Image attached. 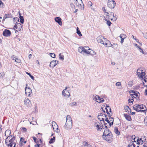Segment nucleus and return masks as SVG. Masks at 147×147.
Segmentation results:
<instances>
[{
	"mask_svg": "<svg viewBox=\"0 0 147 147\" xmlns=\"http://www.w3.org/2000/svg\"><path fill=\"white\" fill-rule=\"evenodd\" d=\"M133 108L134 110L137 112H144L146 110V107L142 104L135 105H134Z\"/></svg>",
	"mask_w": 147,
	"mask_h": 147,
	"instance_id": "obj_1",
	"label": "nucleus"
},
{
	"mask_svg": "<svg viewBox=\"0 0 147 147\" xmlns=\"http://www.w3.org/2000/svg\"><path fill=\"white\" fill-rule=\"evenodd\" d=\"M132 138H134L133 140H134V142L136 144L137 147H143L142 144L143 143L144 141H143L140 138H138L136 140V142L135 140L136 137L135 136H132Z\"/></svg>",
	"mask_w": 147,
	"mask_h": 147,
	"instance_id": "obj_2",
	"label": "nucleus"
},
{
	"mask_svg": "<svg viewBox=\"0 0 147 147\" xmlns=\"http://www.w3.org/2000/svg\"><path fill=\"white\" fill-rule=\"evenodd\" d=\"M116 5V3L114 0H108L107 3V6L111 9H113Z\"/></svg>",
	"mask_w": 147,
	"mask_h": 147,
	"instance_id": "obj_3",
	"label": "nucleus"
},
{
	"mask_svg": "<svg viewBox=\"0 0 147 147\" xmlns=\"http://www.w3.org/2000/svg\"><path fill=\"white\" fill-rule=\"evenodd\" d=\"M15 139V137L14 136H13V137L9 140L8 142H9V143L7 144V145L9 146H10V147H15L16 143L15 142H14Z\"/></svg>",
	"mask_w": 147,
	"mask_h": 147,
	"instance_id": "obj_4",
	"label": "nucleus"
},
{
	"mask_svg": "<svg viewBox=\"0 0 147 147\" xmlns=\"http://www.w3.org/2000/svg\"><path fill=\"white\" fill-rule=\"evenodd\" d=\"M108 134L105 136L102 137V138L106 141H109L113 139V136L111 132L109 133Z\"/></svg>",
	"mask_w": 147,
	"mask_h": 147,
	"instance_id": "obj_5",
	"label": "nucleus"
},
{
	"mask_svg": "<svg viewBox=\"0 0 147 147\" xmlns=\"http://www.w3.org/2000/svg\"><path fill=\"white\" fill-rule=\"evenodd\" d=\"M65 126L66 128V129L67 130H70L72 126V122L71 121H66Z\"/></svg>",
	"mask_w": 147,
	"mask_h": 147,
	"instance_id": "obj_6",
	"label": "nucleus"
},
{
	"mask_svg": "<svg viewBox=\"0 0 147 147\" xmlns=\"http://www.w3.org/2000/svg\"><path fill=\"white\" fill-rule=\"evenodd\" d=\"M25 94L29 97H30L31 94L32 93L31 89L29 87H26L25 88Z\"/></svg>",
	"mask_w": 147,
	"mask_h": 147,
	"instance_id": "obj_7",
	"label": "nucleus"
},
{
	"mask_svg": "<svg viewBox=\"0 0 147 147\" xmlns=\"http://www.w3.org/2000/svg\"><path fill=\"white\" fill-rule=\"evenodd\" d=\"M69 87H65V89L63 90L62 92V94L63 96L66 97V98H68L70 96V94L69 93V94H67L65 93L66 91V90L68 88H69Z\"/></svg>",
	"mask_w": 147,
	"mask_h": 147,
	"instance_id": "obj_8",
	"label": "nucleus"
},
{
	"mask_svg": "<svg viewBox=\"0 0 147 147\" xmlns=\"http://www.w3.org/2000/svg\"><path fill=\"white\" fill-rule=\"evenodd\" d=\"M11 34V31L7 29H5L3 32V35L6 37L9 36Z\"/></svg>",
	"mask_w": 147,
	"mask_h": 147,
	"instance_id": "obj_9",
	"label": "nucleus"
},
{
	"mask_svg": "<svg viewBox=\"0 0 147 147\" xmlns=\"http://www.w3.org/2000/svg\"><path fill=\"white\" fill-rule=\"evenodd\" d=\"M22 25L20 23H16V24L14 26V28H15L16 30V31H20L21 30L22 28Z\"/></svg>",
	"mask_w": 147,
	"mask_h": 147,
	"instance_id": "obj_10",
	"label": "nucleus"
},
{
	"mask_svg": "<svg viewBox=\"0 0 147 147\" xmlns=\"http://www.w3.org/2000/svg\"><path fill=\"white\" fill-rule=\"evenodd\" d=\"M24 104L28 107H30L31 105L30 100L27 98H26L24 100Z\"/></svg>",
	"mask_w": 147,
	"mask_h": 147,
	"instance_id": "obj_11",
	"label": "nucleus"
},
{
	"mask_svg": "<svg viewBox=\"0 0 147 147\" xmlns=\"http://www.w3.org/2000/svg\"><path fill=\"white\" fill-rule=\"evenodd\" d=\"M59 62V61L57 60L53 61L50 62V66L53 68L58 64Z\"/></svg>",
	"mask_w": 147,
	"mask_h": 147,
	"instance_id": "obj_12",
	"label": "nucleus"
},
{
	"mask_svg": "<svg viewBox=\"0 0 147 147\" xmlns=\"http://www.w3.org/2000/svg\"><path fill=\"white\" fill-rule=\"evenodd\" d=\"M90 49L88 47H83V53L86 54H88L89 53V51Z\"/></svg>",
	"mask_w": 147,
	"mask_h": 147,
	"instance_id": "obj_13",
	"label": "nucleus"
},
{
	"mask_svg": "<svg viewBox=\"0 0 147 147\" xmlns=\"http://www.w3.org/2000/svg\"><path fill=\"white\" fill-rule=\"evenodd\" d=\"M55 21L57 22L59 25L61 26L62 24L61 19L59 17H56L55 18Z\"/></svg>",
	"mask_w": 147,
	"mask_h": 147,
	"instance_id": "obj_14",
	"label": "nucleus"
},
{
	"mask_svg": "<svg viewBox=\"0 0 147 147\" xmlns=\"http://www.w3.org/2000/svg\"><path fill=\"white\" fill-rule=\"evenodd\" d=\"M104 40H105V46L107 47H109L111 46L112 44L111 43L110 41L106 39H104Z\"/></svg>",
	"mask_w": 147,
	"mask_h": 147,
	"instance_id": "obj_15",
	"label": "nucleus"
},
{
	"mask_svg": "<svg viewBox=\"0 0 147 147\" xmlns=\"http://www.w3.org/2000/svg\"><path fill=\"white\" fill-rule=\"evenodd\" d=\"M111 132V131L107 128H106L104 131L102 137L103 136H105L107 135L109 133Z\"/></svg>",
	"mask_w": 147,
	"mask_h": 147,
	"instance_id": "obj_16",
	"label": "nucleus"
},
{
	"mask_svg": "<svg viewBox=\"0 0 147 147\" xmlns=\"http://www.w3.org/2000/svg\"><path fill=\"white\" fill-rule=\"evenodd\" d=\"M73 3H74L77 6H79V5H81V4L79 2L80 1H82V0H72Z\"/></svg>",
	"mask_w": 147,
	"mask_h": 147,
	"instance_id": "obj_17",
	"label": "nucleus"
},
{
	"mask_svg": "<svg viewBox=\"0 0 147 147\" xmlns=\"http://www.w3.org/2000/svg\"><path fill=\"white\" fill-rule=\"evenodd\" d=\"M124 116L127 120L131 121V117L127 114H124Z\"/></svg>",
	"mask_w": 147,
	"mask_h": 147,
	"instance_id": "obj_18",
	"label": "nucleus"
},
{
	"mask_svg": "<svg viewBox=\"0 0 147 147\" xmlns=\"http://www.w3.org/2000/svg\"><path fill=\"white\" fill-rule=\"evenodd\" d=\"M83 144L84 146V147H92L91 145L88 144V143L86 141L83 142Z\"/></svg>",
	"mask_w": 147,
	"mask_h": 147,
	"instance_id": "obj_19",
	"label": "nucleus"
},
{
	"mask_svg": "<svg viewBox=\"0 0 147 147\" xmlns=\"http://www.w3.org/2000/svg\"><path fill=\"white\" fill-rule=\"evenodd\" d=\"M136 144L134 142V140H132L131 142H130L129 143V147H137L136 146Z\"/></svg>",
	"mask_w": 147,
	"mask_h": 147,
	"instance_id": "obj_20",
	"label": "nucleus"
},
{
	"mask_svg": "<svg viewBox=\"0 0 147 147\" xmlns=\"http://www.w3.org/2000/svg\"><path fill=\"white\" fill-rule=\"evenodd\" d=\"M101 98L99 96L96 95V96L94 97L93 100H95L97 102L99 103V101H100V100L101 99Z\"/></svg>",
	"mask_w": 147,
	"mask_h": 147,
	"instance_id": "obj_21",
	"label": "nucleus"
},
{
	"mask_svg": "<svg viewBox=\"0 0 147 147\" xmlns=\"http://www.w3.org/2000/svg\"><path fill=\"white\" fill-rule=\"evenodd\" d=\"M113 16V18H112V17H111L110 16H109V19H110L111 20L115 21L116 20L117 18L116 17V16L115 15V16L114 15V14H113V16Z\"/></svg>",
	"mask_w": 147,
	"mask_h": 147,
	"instance_id": "obj_22",
	"label": "nucleus"
},
{
	"mask_svg": "<svg viewBox=\"0 0 147 147\" xmlns=\"http://www.w3.org/2000/svg\"><path fill=\"white\" fill-rule=\"evenodd\" d=\"M129 92L131 93V95L132 96L134 95L136 97H138V94L136 92H135L133 90L130 91Z\"/></svg>",
	"mask_w": 147,
	"mask_h": 147,
	"instance_id": "obj_23",
	"label": "nucleus"
},
{
	"mask_svg": "<svg viewBox=\"0 0 147 147\" xmlns=\"http://www.w3.org/2000/svg\"><path fill=\"white\" fill-rule=\"evenodd\" d=\"M100 122L101 124L99 125L98 124L96 125V127H97L98 128L97 130H99L100 129V127H102V128H101V129H102V128H104L103 127V125H101V124H102V122L101 121H100Z\"/></svg>",
	"mask_w": 147,
	"mask_h": 147,
	"instance_id": "obj_24",
	"label": "nucleus"
},
{
	"mask_svg": "<svg viewBox=\"0 0 147 147\" xmlns=\"http://www.w3.org/2000/svg\"><path fill=\"white\" fill-rule=\"evenodd\" d=\"M114 131L115 133L118 135H119L120 134V132L118 130V129L117 127H115L114 129Z\"/></svg>",
	"mask_w": 147,
	"mask_h": 147,
	"instance_id": "obj_25",
	"label": "nucleus"
},
{
	"mask_svg": "<svg viewBox=\"0 0 147 147\" xmlns=\"http://www.w3.org/2000/svg\"><path fill=\"white\" fill-rule=\"evenodd\" d=\"M12 15L11 13L9 14H5L4 16V18L6 19L7 18H12Z\"/></svg>",
	"mask_w": 147,
	"mask_h": 147,
	"instance_id": "obj_26",
	"label": "nucleus"
},
{
	"mask_svg": "<svg viewBox=\"0 0 147 147\" xmlns=\"http://www.w3.org/2000/svg\"><path fill=\"white\" fill-rule=\"evenodd\" d=\"M11 133V131L10 130H7L5 133V136H7L9 135Z\"/></svg>",
	"mask_w": 147,
	"mask_h": 147,
	"instance_id": "obj_27",
	"label": "nucleus"
},
{
	"mask_svg": "<svg viewBox=\"0 0 147 147\" xmlns=\"http://www.w3.org/2000/svg\"><path fill=\"white\" fill-rule=\"evenodd\" d=\"M113 12H107V16L108 17V18L109 17V16L111 17V16H113Z\"/></svg>",
	"mask_w": 147,
	"mask_h": 147,
	"instance_id": "obj_28",
	"label": "nucleus"
},
{
	"mask_svg": "<svg viewBox=\"0 0 147 147\" xmlns=\"http://www.w3.org/2000/svg\"><path fill=\"white\" fill-rule=\"evenodd\" d=\"M145 75V72L143 71V70L142 71L141 73L140 74V75H139L138 76L139 78H141L142 79H143V76H144Z\"/></svg>",
	"mask_w": 147,
	"mask_h": 147,
	"instance_id": "obj_29",
	"label": "nucleus"
},
{
	"mask_svg": "<svg viewBox=\"0 0 147 147\" xmlns=\"http://www.w3.org/2000/svg\"><path fill=\"white\" fill-rule=\"evenodd\" d=\"M55 141V137H53V138H51L49 142V143L50 144H51L52 143H53Z\"/></svg>",
	"mask_w": 147,
	"mask_h": 147,
	"instance_id": "obj_30",
	"label": "nucleus"
},
{
	"mask_svg": "<svg viewBox=\"0 0 147 147\" xmlns=\"http://www.w3.org/2000/svg\"><path fill=\"white\" fill-rule=\"evenodd\" d=\"M19 18H20V22L22 24H23L24 22V19L23 17L22 16H21L20 15Z\"/></svg>",
	"mask_w": 147,
	"mask_h": 147,
	"instance_id": "obj_31",
	"label": "nucleus"
},
{
	"mask_svg": "<svg viewBox=\"0 0 147 147\" xmlns=\"http://www.w3.org/2000/svg\"><path fill=\"white\" fill-rule=\"evenodd\" d=\"M77 33L80 36H82L81 32L78 27L77 28Z\"/></svg>",
	"mask_w": 147,
	"mask_h": 147,
	"instance_id": "obj_32",
	"label": "nucleus"
},
{
	"mask_svg": "<svg viewBox=\"0 0 147 147\" xmlns=\"http://www.w3.org/2000/svg\"><path fill=\"white\" fill-rule=\"evenodd\" d=\"M59 59L62 61H63L64 59V56L63 55H61V53H60L59 55Z\"/></svg>",
	"mask_w": 147,
	"mask_h": 147,
	"instance_id": "obj_33",
	"label": "nucleus"
},
{
	"mask_svg": "<svg viewBox=\"0 0 147 147\" xmlns=\"http://www.w3.org/2000/svg\"><path fill=\"white\" fill-rule=\"evenodd\" d=\"M104 20L107 22V24L109 26H111L112 23L110 21L106 19H105Z\"/></svg>",
	"mask_w": 147,
	"mask_h": 147,
	"instance_id": "obj_34",
	"label": "nucleus"
},
{
	"mask_svg": "<svg viewBox=\"0 0 147 147\" xmlns=\"http://www.w3.org/2000/svg\"><path fill=\"white\" fill-rule=\"evenodd\" d=\"M71 121V119L69 115H67L66 117V121Z\"/></svg>",
	"mask_w": 147,
	"mask_h": 147,
	"instance_id": "obj_35",
	"label": "nucleus"
},
{
	"mask_svg": "<svg viewBox=\"0 0 147 147\" xmlns=\"http://www.w3.org/2000/svg\"><path fill=\"white\" fill-rule=\"evenodd\" d=\"M124 109L125 110V111L126 112L128 111V112H129V110H130V111L131 110V109L130 108H129V107L127 106H126L125 107Z\"/></svg>",
	"mask_w": 147,
	"mask_h": 147,
	"instance_id": "obj_36",
	"label": "nucleus"
},
{
	"mask_svg": "<svg viewBox=\"0 0 147 147\" xmlns=\"http://www.w3.org/2000/svg\"><path fill=\"white\" fill-rule=\"evenodd\" d=\"M89 53H88V54L90 55H95L96 54L95 52L91 49L89 50Z\"/></svg>",
	"mask_w": 147,
	"mask_h": 147,
	"instance_id": "obj_37",
	"label": "nucleus"
},
{
	"mask_svg": "<svg viewBox=\"0 0 147 147\" xmlns=\"http://www.w3.org/2000/svg\"><path fill=\"white\" fill-rule=\"evenodd\" d=\"M83 47H80L78 48V52L80 53H82L83 52Z\"/></svg>",
	"mask_w": 147,
	"mask_h": 147,
	"instance_id": "obj_38",
	"label": "nucleus"
},
{
	"mask_svg": "<svg viewBox=\"0 0 147 147\" xmlns=\"http://www.w3.org/2000/svg\"><path fill=\"white\" fill-rule=\"evenodd\" d=\"M103 115L101 113H99L98 116V119L100 121L101 120L102 118H100V117H103Z\"/></svg>",
	"mask_w": 147,
	"mask_h": 147,
	"instance_id": "obj_39",
	"label": "nucleus"
},
{
	"mask_svg": "<svg viewBox=\"0 0 147 147\" xmlns=\"http://www.w3.org/2000/svg\"><path fill=\"white\" fill-rule=\"evenodd\" d=\"M100 121H102V123H104V125H105V127L106 128H107V126L106 125L107 123H105L104 121V119L103 118H102L101 120Z\"/></svg>",
	"mask_w": 147,
	"mask_h": 147,
	"instance_id": "obj_40",
	"label": "nucleus"
},
{
	"mask_svg": "<svg viewBox=\"0 0 147 147\" xmlns=\"http://www.w3.org/2000/svg\"><path fill=\"white\" fill-rule=\"evenodd\" d=\"M13 20H14V23L16 24V23H17V22H18V21L19 22V18H13Z\"/></svg>",
	"mask_w": 147,
	"mask_h": 147,
	"instance_id": "obj_41",
	"label": "nucleus"
},
{
	"mask_svg": "<svg viewBox=\"0 0 147 147\" xmlns=\"http://www.w3.org/2000/svg\"><path fill=\"white\" fill-rule=\"evenodd\" d=\"M142 71V70L140 69H139L137 70V74L138 75V76L139 75H140V74L141 73V72Z\"/></svg>",
	"mask_w": 147,
	"mask_h": 147,
	"instance_id": "obj_42",
	"label": "nucleus"
},
{
	"mask_svg": "<svg viewBox=\"0 0 147 147\" xmlns=\"http://www.w3.org/2000/svg\"><path fill=\"white\" fill-rule=\"evenodd\" d=\"M139 51L140 52L142 53L144 55H146L147 53L146 51H144L141 48H140Z\"/></svg>",
	"mask_w": 147,
	"mask_h": 147,
	"instance_id": "obj_43",
	"label": "nucleus"
},
{
	"mask_svg": "<svg viewBox=\"0 0 147 147\" xmlns=\"http://www.w3.org/2000/svg\"><path fill=\"white\" fill-rule=\"evenodd\" d=\"M26 73L27 74H28L30 76V77L33 80H34V76L32 75H31V74L30 73L27 72Z\"/></svg>",
	"mask_w": 147,
	"mask_h": 147,
	"instance_id": "obj_44",
	"label": "nucleus"
},
{
	"mask_svg": "<svg viewBox=\"0 0 147 147\" xmlns=\"http://www.w3.org/2000/svg\"><path fill=\"white\" fill-rule=\"evenodd\" d=\"M140 139L144 141V142H145L146 140V138L145 136H142L141 137Z\"/></svg>",
	"mask_w": 147,
	"mask_h": 147,
	"instance_id": "obj_45",
	"label": "nucleus"
},
{
	"mask_svg": "<svg viewBox=\"0 0 147 147\" xmlns=\"http://www.w3.org/2000/svg\"><path fill=\"white\" fill-rule=\"evenodd\" d=\"M142 33L143 34L144 37L146 38L147 39V33H143L142 32Z\"/></svg>",
	"mask_w": 147,
	"mask_h": 147,
	"instance_id": "obj_46",
	"label": "nucleus"
},
{
	"mask_svg": "<svg viewBox=\"0 0 147 147\" xmlns=\"http://www.w3.org/2000/svg\"><path fill=\"white\" fill-rule=\"evenodd\" d=\"M50 54L51 55V56L53 58H54L55 57V55L53 53H50Z\"/></svg>",
	"mask_w": 147,
	"mask_h": 147,
	"instance_id": "obj_47",
	"label": "nucleus"
},
{
	"mask_svg": "<svg viewBox=\"0 0 147 147\" xmlns=\"http://www.w3.org/2000/svg\"><path fill=\"white\" fill-rule=\"evenodd\" d=\"M115 85L117 86H120L121 85V83L120 82H117L116 83Z\"/></svg>",
	"mask_w": 147,
	"mask_h": 147,
	"instance_id": "obj_48",
	"label": "nucleus"
},
{
	"mask_svg": "<svg viewBox=\"0 0 147 147\" xmlns=\"http://www.w3.org/2000/svg\"><path fill=\"white\" fill-rule=\"evenodd\" d=\"M15 61L18 63H20L21 62V60L19 59L16 58L15 60Z\"/></svg>",
	"mask_w": 147,
	"mask_h": 147,
	"instance_id": "obj_49",
	"label": "nucleus"
},
{
	"mask_svg": "<svg viewBox=\"0 0 147 147\" xmlns=\"http://www.w3.org/2000/svg\"><path fill=\"white\" fill-rule=\"evenodd\" d=\"M120 38H125L126 37V36L124 34H121L120 35Z\"/></svg>",
	"mask_w": 147,
	"mask_h": 147,
	"instance_id": "obj_50",
	"label": "nucleus"
},
{
	"mask_svg": "<svg viewBox=\"0 0 147 147\" xmlns=\"http://www.w3.org/2000/svg\"><path fill=\"white\" fill-rule=\"evenodd\" d=\"M111 46H112L113 47L116 48L117 47V44L114 43L113 44V45H111Z\"/></svg>",
	"mask_w": 147,
	"mask_h": 147,
	"instance_id": "obj_51",
	"label": "nucleus"
},
{
	"mask_svg": "<svg viewBox=\"0 0 147 147\" xmlns=\"http://www.w3.org/2000/svg\"><path fill=\"white\" fill-rule=\"evenodd\" d=\"M13 136H14V135H11V136H9V135L8 136H7V138L6 139H7V140H9L10 139V138H11L12 137H13Z\"/></svg>",
	"mask_w": 147,
	"mask_h": 147,
	"instance_id": "obj_52",
	"label": "nucleus"
},
{
	"mask_svg": "<svg viewBox=\"0 0 147 147\" xmlns=\"http://www.w3.org/2000/svg\"><path fill=\"white\" fill-rule=\"evenodd\" d=\"M22 131L25 132H26L27 129L25 127H23L22 129Z\"/></svg>",
	"mask_w": 147,
	"mask_h": 147,
	"instance_id": "obj_53",
	"label": "nucleus"
},
{
	"mask_svg": "<svg viewBox=\"0 0 147 147\" xmlns=\"http://www.w3.org/2000/svg\"><path fill=\"white\" fill-rule=\"evenodd\" d=\"M97 39V40L98 42V43H101V40H102V39L100 38V37H98Z\"/></svg>",
	"mask_w": 147,
	"mask_h": 147,
	"instance_id": "obj_54",
	"label": "nucleus"
},
{
	"mask_svg": "<svg viewBox=\"0 0 147 147\" xmlns=\"http://www.w3.org/2000/svg\"><path fill=\"white\" fill-rule=\"evenodd\" d=\"M3 3L2 2L1 0H0V6H1V7L2 8H3L4 7V5Z\"/></svg>",
	"mask_w": 147,
	"mask_h": 147,
	"instance_id": "obj_55",
	"label": "nucleus"
},
{
	"mask_svg": "<svg viewBox=\"0 0 147 147\" xmlns=\"http://www.w3.org/2000/svg\"><path fill=\"white\" fill-rule=\"evenodd\" d=\"M143 84L144 86L147 87V81H144V82H143Z\"/></svg>",
	"mask_w": 147,
	"mask_h": 147,
	"instance_id": "obj_56",
	"label": "nucleus"
},
{
	"mask_svg": "<svg viewBox=\"0 0 147 147\" xmlns=\"http://www.w3.org/2000/svg\"><path fill=\"white\" fill-rule=\"evenodd\" d=\"M76 104V102H73L72 103H71L70 105L72 106L75 105Z\"/></svg>",
	"mask_w": 147,
	"mask_h": 147,
	"instance_id": "obj_57",
	"label": "nucleus"
},
{
	"mask_svg": "<svg viewBox=\"0 0 147 147\" xmlns=\"http://www.w3.org/2000/svg\"><path fill=\"white\" fill-rule=\"evenodd\" d=\"M52 126H55L56 125V126H58L57 125V123H56V122L54 121H52Z\"/></svg>",
	"mask_w": 147,
	"mask_h": 147,
	"instance_id": "obj_58",
	"label": "nucleus"
},
{
	"mask_svg": "<svg viewBox=\"0 0 147 147\" xmlns=\"http://www.w3.org/2000/svg\"><path fill=\"white\" fill-rule=\"evenodd\" d=\"M109 119L110 120V122L114 121V118L113 117H110V118H109Z\"/></svg>",
	"mask_w": 147,
	"mask_h": 147,
	"instance_id": "obj_59",
	"label": "nucleus"
},
{
	"mask_svg": "<svg viewBox=\"0 0 147 147\" xmlns=\"http://www.w3.org/2000/svg\"><path fill=\"white\" fill-rule=\"evenodd\" d=\"M32 138H33L34 142H35L36 143H37L38 142H36V140H37V138H36L34 136H33Z\"/></svg>",
	"mask_w": 147,
	"mask_h": 147,
	"instance_id": "obj_60",
	"label": "nucleus"
},
{
	"mask_svg": "<svg viewBox=\"0 0 147 147\" xmlns=\"http://www.w3.org/2000/svg\"><path fill=\"white\" fill-rule=\"evenodd\" d=\"M102 9L103 11H104L105 13H107V12L106 11V10L105 9V7H103Z\"/></svg>",
	"mask_w": 147,
	"mask_h": 147,
	"instance_id": "obj_61",
	"label": "nucleus"
},
{
	"mask_svg": "<svg viewBox=\"0 0 147 147\" xmlns=\"http://www.w3.org/2000/svg\"><path fill=\"white\" fill-rule=\"evenodd\" d=\"M143 147H147V141L142 145Z\"/></svg>",
	"mask_w": 147,
	"mask_h": 147,
	"instance_id": "obj_62",
	"label": "nucleus"
},
{
	"mask_svg": "<svg viewBox=\"0 0 147 147\" xmlns=\"http://www.w3.org/2000/svg\"><path fill=\"white\" fill-rule=\"evenodd\" d=\"M100 101H99V103L103 102L104 101V100L102 98H101Z\"/></svg>",
	"mask_w": 147,
	"mask_h": 147,
	"instance_id": "obj_63",
	"label": "nucleus"
},
{
	"mask_svg": "<svg viewBox=\"0 0 147 147\" xmlns=\"http://www.w3.org/2000/svg\"><path fill=\"white\" fill-rule=\"evenodd\" d=\"M144 81H146V82L147 81V75L146 76L144 77Z\"/></svg>",
	"mask_w": 147,
	"mask_h": 147,
	"instance_id": "obj_64",
	"label": "nucleus"
}]
</instances>
